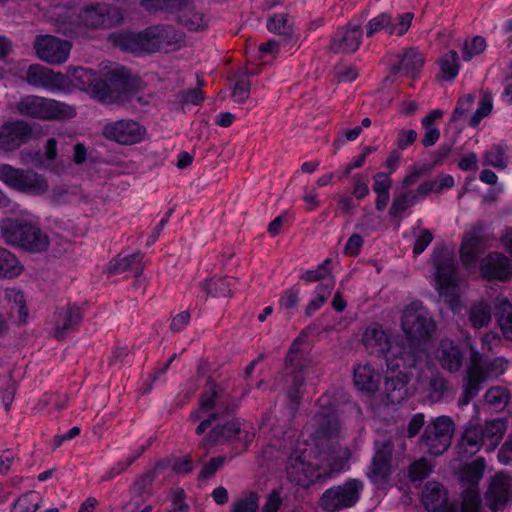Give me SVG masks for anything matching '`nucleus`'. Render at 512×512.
Instances as JSON below:
<instances>
[{
  "label": "nucleus",
  "mask_w": 512,
  "mask_h": 512,
  "mask_svg": "<svg viewBox=\"0 0 512 512\" xmlns=\"http://www.w3.org/2000/svg\"><path fill=\"white\" fill-rule=\"evenodd\" d=\"M317 411L305 426L289 456L287 475L301 486H309L346 469L349 450L339 445L340 426L331 394L317 401Z\"/></svg>",
  "instance_id": "1"
},
{
  "label": "nucleus",
  "mask_w": 512,
  "mask_h": 512,
  "mask_svg": "<svg viewBox=\"0 0 512 512\" xmlns=\"http://www.w3.org/2000/svg\"><path fill=\"white\" fill-rule=\"evenodd\" d=\"M402 329L409 345L404 346L408 373L416 376L415 390L426 393L431 401H438L445 390V381L439 377L438 367L446 368L448 353L441 350V356L432 358L422 346H425L435 332V323L420 302H412L403 311Z\"/></svg>",
  "instance_id": "2"
},
{
  "label": "nucleus",
  "mask_w": 512,
  "mask_h": 512,
  "mask_svg": "<svg viewBox=\"0 0 512 512\" xmlns=\"http://www.w3.org/2000/svg\"><path fill=\"white\" fill-rule=\"evenodd\" d=\"M362 342L370 354L385 358L388 374L385 381L387 401L391 404L401 403L409 395L406 387L409 381L403 344L392 342L378 323H373L365 329Z\"/></svg>",
  "instance_id": "3"
},
{
  "label": "nucleus",
  "mask_w": 512,
  "mask_h": 512,
  "mask_svg": "<svg viewBox=\"0 0 512 512\" xmlns=\"http://www.w3.org/2000/svg\"><path fill=\"white\" fill-rule=\"evenodd\" d=\"M66 76L73 89L86 92L91 98L105 104L119 101L126 96L131 77L122 67L103 66L99 71L85 67H69Z\"/></svg>",
  "instance_id": "4"
},
{
  "label": "nucleus",
  "mask_w": 512,
  "mask_h": 512,
  "mask_svg": "<svg viewBox=\"0 0 512 512\" xmlns=\"http://www.w3.org/2000/svg\"><path fill=\"white\" fill-rule=\"evenodd\" d=\"M49 20L66 35H77L81 28H109L122 22L123 14L107 4L85 5L81 9L55 5Z\"/></svg>",
  "instance_id": "5"
},
{
  "label": "nucleus",
  "mask_w": 512,
  "mask_h": 512,
  "mask_svg": "<svg viewBox=\"0 0 512 512\" xmlns=\"http://www.w3.org/2000/svg\"><path fill=\"white\" fill-rule=\"evenodd\" d=\"M113 45L131 53L156 52L175 49L183 41V34L171 26L149 27L143 32H117L110 35Z\"/></svg>",
  "instance_id": "6"
},
{
  "label": "nucleus",
  "mask_w": 512,
  "mask_h": 512,
  "mask_svg": "<svg viewBox=\"0 0 512 512\" xmlns=\"http://www.w3.org/2000/svg\"><path fill=\"white\" fill-rule=\"evenodd\" d=\"M0 229L5 242L31 252H41L48 247L49 240L32 218L1 221Z\"/></svg>",
  "instance_id": "7"
},
{
  "label": "nucleus",
  "mask_w": 512,
  "mask_h": 512,
  "mask_svg": "<svg viewBox=\"0 0 512 512\" xmlns=\"http://www.w3.org/2000/svg\"><path fill=\"white\" fill-rule=\"evenodd\" d=\"M485 471V461L476 459L462 468L459 474L462 495L459 507L450 505V512H482L478 485Z\"/></svg>",
  "instance_id": "8"
},
{
  "label": "nucleus",
  "mask_w": 512,
  "mask_h": 512,
  "mask_svg": "<svg viewBox=\"0 0 512 512\" xmlns=\"http://www.w3.org/2000/svg\"><path fill=\"white\" fill-rule=\"evenodd\" d=\"M16 109L21 115L41 120H62L76 115L73 106L36 95L21 98L16 104Z\"/></svg>",
  "instance_id": "9"
},
{
  "label": "nucleus",
  "mask_w": 512,
  "mask_h": 512,
  "mask_svg": "<svg viewBox=\"0 0 512 512\" xmlns=\"http://www.w3.org/2000/svg\"><path fill=\"white\" fill-rule=\"evenodd\" d=\"M507 429L508 419L505 417L487 420L483 426L467 428L462 437V445L469 447L471 454H474L482 446L488 452L494 451L502 441Z\"/></svg>",
  "instance_id": "10"
},
{
  "label": "nucleus",
  "mask_w": 512,
  "mask_h": 512,
  "mask_svg": "<svg viewBox=\"0 0 512 512\" xmlns=\"http://www.w3.org/2000/svg\"><path fill=\"white\" fill-rule=\"evenodd\" d=\"M507 369V361L502 358L484 360L477 353H473L471 365L468 369L467 380L464 387V396L461 405H466L475 397L481 383L488 379L498 377Z\"/></svg>",
  "instance_id": "11"
},
{
  "label": "nucleus",
  "mask_w": 512,
  "mask_h": 512,
  "mask_svg": "<svg viewBox=\"0 0 512 512\" xmlns=\"http://www.w3.org/2000/svg\"><path fill=\"white\" fill-rule=\"evenodd\" d=\"M364 484L359 479L350 478L340 485L324 491L319 499V507L324 512H340L355 506L360 500Z\"/></svg>",
  "instance_id": "12"
},
{
  "label": "nucleus",
  "mask_w": 512,
  "mask_h": 512,
  "mask_svg": "<svg viewBox=\"0 0 512 512\" xmlns=\"http://www.w3.org/2000/svg\"><path fill=\"white\" fill-rule=\"evenodd\" d=\"M298 343L294 342L289 350L286 358L288 369L291 370V387L289 390V398L293 405H297L301 398L302 387L306 384H314L315 380L319 378L321 372L317 365L311 361H299L298 356Z\"/></svg>",
  "instance_id": "13"
},
{
  "label": "nucleus",
  "mask_w": 512,
  "mask_h": 512,
  "mask_svg": "<svg viewBox=\"0 0 512 512\" xmlns=\"http://www.w3.org/2000/svg\"><path fill=\"white\" fill-rule=\"evenodd\" d=\"M0 180L12 189L31 195H41L48 189L47 180L42 175L8 164L0 166Z\"/></svg>",
  "instance_id": "14"
},
{
  "label": "nucleus",
  "mask_w": 512,
  "mask_h": 512,
  "mask_svg": "<svg viewBox=\"0 0 512 512\" xmlns=\"http://www.w3.org/2000/svg\"><path fill=\"white\" fill-rule=\"evenodd\" d=\"M255 436L254 428L247 422L241 423L238 420L229 422L223 426H216L212 429L209 439L212 443L229 441L233 443L237 453L246 450Z\"/></svg>",
  "instance_id": "15"
},
{
  "label": "nucleus",
  "mask_w": 512,
  "mask_h": 512,
  "mask_svg": "<svg viewBox=\"0 0 512 512\" xmlns=\"http://www.w3.org/2000/svg\"><path fill=\"white\" fill-rule=\"evenodd\" d=\"M26 78L30 85L51 93L70 92L69 76L39 64H33L28 68Z\"/></svg>",
  "instance_id": "16"
},
{
  "label": "nucleus",
  "mask_w": 512,
  "mask_h": 512,
  "mask_svg": "<svg viewBox=\"0 0 512 512\" xmlns=\"http://www.w3.org/2000/svg\"><path fill=\"white\" fill-rule=\"evenodd\" d=\"M146 134L145 127L131 119L112 121L103 127L105 138L122 145L140 143L145 139Z\"/></svg>",
  "instance_id": "17"
},
{
  "label": "nucleus",
  "mask_w": 512,
  "mask_h": 512,
  "mask_svg": "<svg viewBox=\"0 0 512 512\" xmlns=\"http://www.w3.org/2000/svg\"><path fill=\"white\" fill-rule=\"evenodd\" d=\"M72 44L52 35L37 36L34 49L37 57L49 64H62L69 58Z\"/></svg>",
  "instance_id": "18"
},
{
  "label": "nucleus",
  "mask_w": 512,
  "mask_h": 512,
  "mask_svg": "<svg viewBox=\"0 0 512 512\" xmlns=\"http://www.w3.org/2000/svg\"><path fill=\"white\" fill-rule=\"evenodd\" d=\"M428 280L445 302L448 298V249L436 248L432 254Z\"/></svg>",
  "instance_id": "19"
},
{
  "label": "nucleus",
  "mask_w": 512,
  "mask_h": 512,
  "mask_svg": "<svg viewBox=\"0 0 512 512\" xmlns=\"http://www.w3.org/2000/svg\"><path fill=\"white\" fill-rule=\"evenodd\" d=\"M485 500L492 511L504 508L512 500V476L499 472L492 477Z\"/></svg>",
  "instance_id": "20"
},
{
  "label": "nucleus",
  "mask_w": 512,
  "mask_h": 512,
  "mask_svg": "<svg viewBox=\"0 0 512 512\" xmlns=\"http://www.w3.org/2000/svg\"><path fill=\"white\" fill-rule=\"evenodd\" d=\"M413 14L406 12L397 19H393L388 13H382L372 18L367 24V36H373L375 33L385 31L389 35H404L411 26Z\"/></svg>",
  "instance_id": "21"
},
{
  "label": "nucleus",
  "mask_w": 512,
  "mask_h": 512,
  "mask_svg": "<svg viewBox=\"0 0 512 512\" xmlns=\"http://www.w3.org/2000/svg\"><path fill=\"white\" fill-rule=\"evenodd\" d=\"M393 446L390 442L377 445L367 476L378 488H384L391 474L390 459Z\"/></svg>",
  "instance_id": "22"
},
{
  "label": "nucleus",
  "mask_w": 512,
  "mask_h": 512,
  "mask_svg": "<svg viewBox=\"0 0 512 512\" xmlns=\"http://www.w3.org/2000/svg\"><path fill=\"white\" fill-rule=\"evenodd\" d=\"M32 137L31 126L21 120L8 121L0 127V148L12 151Z\"/></svg>",
  "instance_id": "23"
},
{
  "label": "nucleus",
  "mask_w": 512,
  "mask_h": 512,
  "mask_svg": "<svg viewBox=\"0 0 512 512\" xmlns=\"http://www.w3.org/2000/svg\"><path fill=\"white\" fill-rule=\"evenodd\" d=\"M448 417L441 416L429 424L421 438L424 448L430 454L439 455L447 450Z\"/></svg>",
  "instance_id": "24"
},
{
  "label": "nucleus",
  "mask_w": 512,
  "mask_h": 512,
  "mask_svg": "<svg viewBox=\"0 0 512 512\" xmlns=\"http://www.w3.org/2000/svg\"><path fill=\"white\" fill-rule=\"evenodd\" d=\"M217 396L216 385L210 384L209 389L206 393L203 394L199 407L192 411L190 414V419L192 421L201 420V423L198 425L196 429L197 434H202L206 431L207 428L211 426L212 420L216 417L215 412V399Z\"/></svg>",
  "instance_id": "25"
},
{
  "label": "nucleus",
  "mask_w": 512,
  "mask_h": 512,
  "mask_svg": "<svg viewBox=\"0 0 512 512\" xmlns=\"http://www.w3.org/2000/svg\"><path fill=\"white\" fill-rule=\"evenodd\" d=\"M80 309L76 306H66L58 309L53 315V334L56 339L65 338L74 331L81 321Z\"/></svg>",
  "instance_id": "26"
},
{
  "label": "nucleus",
  "mask_w": 512,
  "mask_h": 512,
  "mask_svg": "<svg viewBox=\"0 0 512 512\" xmlns=\"http://www.w3.org/2000/svg\"><path fill=\"white\" fill-rule=\"evenodd\" d=\"M421 502L428 512H448V491L435 481L426 483Z\"/></svg>",
  "instance_id": "27"
},
{
  "label": "nucleus",
  "mask_w": 512,
  "mask_h": 512,
  "mask_svg": "<svg viewBox=\"0 0 512 512\" xmlns=\"http://www.w3.org/2000/svg\"><path fill=\"white\" fill-rule=\"evenodd\" d=\"M362 29L359 25L349 24L347 28L337 31L331 42V49L337 53H353L360 44Z\"/></svg>",
  "instance_id": "28"
},
{
  "label": "nucleus",
  "mask_w": 512,
  "mask_h": 512,
  "mask_svg": "<svg viewBox=\"0 0 512 512\" xmlns=\"http://www.w3.org/2000/svg\"><path fill=\"white\" fill-rule=\"evenodd\" d=\"M481 272L488 279L506 281L512 274V268L505 255L490 253L481 262Z\"/></svg>",
  "instance_id": "29"
},
{
  "label": "nucleus",
  "mask_w": 512,
  "mask_h": 512,
  "mask_svg": "<svg viewBox=\"0 0 512 512\" xmlns=\"http://www.w3.org/2000/svg\"><path fill=\"white\" fill-rule=\"evenodd\" d=\"M4 299L9 307L10 317L15 318L18 324H26L29 309L24 292L15 287L7 288L4 291Z\"/></svg>",
  "instance_id": "30"
},
{
  "label": "nucleus",
  "mask_w": 512,
  "mask_h": 512,
  "mask_svg": "<svg viewBox=\"0 0 512 512\" xmlns=\"http://www.w3.org/2000/svg\"><path fill=\"white\" fill-rule=\"evenodd\" d=\"M380 373L375 370L371 364H357L354 368V384L361 390L366 392H374L380 383Z\"/></svg>",
  "instance_id": "31"
},
{
  "label": "nucleus",
  "mask_w": 512,
  "mask_h": 512,
  "mask_svg": "<svg viewBox=\"0 0 512 512\" xmlns=\"http://www.w3.org/2000/svg\"><path fill=\"white\" fill-rule=\"evenodd\" d=\"M175 13L178 15L179 22L189 31H200L206 27L203 16L195 11L191 0L178 3Z\"/></svg>",
  "instance_id": "32"
},
{
  "label": "nucleus",
  "mask_w": 512,
  "mask_h": 512,
  "mask_svg": "<svg viewBox=\"0 0 512 512\" xmlns=\"http://www.w3.org/2000/svg\"><path fill=\"white\" fill-rule=\"evenodd\" d=\"M443 115L444 112L442 110L436 109L422 120V126L425 130L422 143L425 147L432 146L438 141L440 137L438 125L441 122Z\"/></svg>",
  "instance_id": "33"
},
{
  "label": "nucleus",
  "mask_w": 512,
  "mask_h": 512,
  "mask_svg": "<svg viewBox=\"0 0 512 512\" xmlns=\"http://www.w3.org/2000/svg\"><path fill=\"white\" fill-rule=\"evenodd\" d=\"M496 318L503 336L512 340V304L507 298L497 299Z\"/></svg>",
  "instance_id": "34"
},
{
  "label": "nucleus",
  "mask_w": 512,
  "mask_h": 512,
  "mask_svg": "<svg viewBox=\"0 0 512 512\" xmlns=\"http://www.w3.org/2000/svg\"><path fill=\"white\" fill-rule=\"evenodd\" d=\"M492 319V309L486 301L474 303L468 312V321L475 329L487 326Z\"/></svg>",
  "instance_id": "35"
},
{
  "label": "nucleus",
  "mask_w": 512,
  "mask_h": 512,
  "mask_svg": "<svg viewBox=\"0 0 512 512\" xmlns=\"http://www.w3.org/2000/svg\"><path fill=\"white\" fill-rule=\"evenodd\" d=\"M334 287L335 281L332 278L317 285L314 290L313 297L306 307V314L312 315L317 310H319L331 295Z\"/></svg>",
  "instance_id": "36"
},
{
  "label": "nucleus",
  "mask_w": 512,
  "mask_h": 512,
  "mask_svg": "<svg viewBox=\"0 0 512 512\" xmlns=\"http://www.w3.org/2000/svg\"><path fill=\"white\" fill-rule=\"evenodd\" d=\"M510 400L508 390L501 386H495L488 389L484 395V403L490 408L501 411L503 410Z\"/></svg>",
  "instance_id": "37"
},
{
  "label": "nucleus",
  "mask_w": 512,
  "mask_h": 512,
  "mask_svg": "<svg viewBox=\"0 0 512 512\" xmlns=\"http://www.w3.org/2000/svg\"><path fill=\"white\" fill-rule=\"evenodd\" d=\"M142 256L139 253L119 256L114 260L111 266L113 273H122L128 270L134 271L136 274L142 271Z\"/></svg>",
  "instance_id": "38"
},
{
  "label": "nucleus",
  "mask_w": 512,
  "mask_h": 512,
  "mask_svg": "<svg viewBox=\"0 0 512 512\" xmlns=\"http://www.w3.org/2000/svg\"><path fill=\"white\" fill-rule=\"evenodd\" d=\"M259 495L257 492H244L234 499L231 512H258Z\"/></svg>",
  "instance_id": "39"
},
{
  "label": "nucleus",
  "mask_w": 512,
  "mask_h": 512,
  "mask_svg": "<svg viewBox=\"0 0 512 512\" xmlns=\"http://www.w3.org/2000/svg\"><path fill=\"white\" fill-rule=\"evenodd\" d=\"M483 164L493 166L496 169L503 170L508 165L506 156V147L503 145H494L485 151Z\"/></svg>",
  "instance_id": "40"
},
{
  "label": "nucleus",
  "mask_w": 512,
  "mask_h": 512,
  "mask_svg": "<svg viewBox=\"0 0 512 512\" xmlns=\"http://www.w3.org/2000/svg\"><path fill=\"white\" fill-rule=\"evenodd\" d=\"M42 505V497L36 491L21 495L14 504L13 512H36Z\"/></svg>",
  "instance_id": "41"
},
{
  "label": "nucleus",
  "mask_w": 512,
  "mask_h": 512,
  "mask_svg": "<svg viewBox=\"0 0 512 512\" xmlns=\"http://www.w3.org/2000/svg\"><path fill=\"white\" fill-rule=\"evenodd\" d=\"M235 283L233 277H213L207 283V291L215 297H226L231 293Z\"/></svg>",
  "instance_id": "42"
},
{
  "label": "nucleus",
  "mask_w": 512,
  "mask_h": 512,
  "mask_svg": "<svg viewBox=\"0 0 512 512\" xmlns=\"http://www.w3.org/2000/svg\"><path fill=\"white\" fill-rule=\"evenodd\" d=\"M8 255H3L8 261L0 260V278L13 279L22 274L24 267L14 254L8 251Z\"/></svg>",
  "instance_id": "43"
},
{
  "label": "nucleus",
  "mask_w": 512,
  "mask_h": 512,
  "mask_svg": "<svg viewBox=\"0 0 512 512\" xmlns=\"http://www.w3.org/2000/svg\"><path fill=\"white\" fill-rule=\"evenodd\" d=\"M486 47V40L482 36L466 40L462 46V59L470 61L473 57L483 53Z\"/></svg>",
  "instance_id": "44"
},
{
  "label": "nucleus",
  "mask_w": 512,
  "mask_h": 512,
  "mask_svg": "<svg viewBox=\"0 0 512 512\" xmlns=\"http://www.w3.org/2000/svg\"><path fill=\"white\" fill-rule=\"evenodd\" d=\"M424 60L421 54L415 49L407 50L401 61H400V69H403L408 74L416 73L423 65Z\"/></svg>",
  "instance_id": "45"
},
{
  "label": "nucleus",
  "mask_w": 512,
  "mask_h": 512,
  "mask_svg": "<svg viewBox=\"0 0 512 512\" xmlns=\"http://www.w3.org/2000/svg\"><path fill=\"white\" fill-rule=\"evenodd\" d=\"M415 196L403 194L396 197L389 210V214L394 218H401L405 211L415 203Z\"/></svg>",
  "instance_id": "46"
},
{
  "label": "nucleus",
  "mask_w": 512,
  "mask_h": 512,
  "mask_svg": "<svg viewBox=\"0 0 512 512\" xmlns=\"http://www.w3.org/2000/svg\"><path fill=\"white\" fill-rule=\"evenodd\" d=\"M187 0H141L140 5L147 11L168 10L175 12L178 3H185Z\"/></svg>",
  "instance_id": "47"
},
{
  "label": "nucleus",
  "mask_w": 512,
  "mask_h": 512,
  "mask_svg": "<svg viewBox=\"0 0 512 512\" xmlns=\"http://www.w3.org/2000/svg\"><path fill=\"white\" fill-rule=\"evenodd\" d=\"M300 296V289L296 286L283 292L279 299L280 308L290 314L297 306Z\"/></svg>",
  "instance_id": "48"
},
{
  "label": "nucleus",
  "mask_w": 512,
  "mask_h": 512,
  "mask_svg": "<svg viewBox=\"0 0 512 512\" xmlns=\"http://www.w3.org/2000/svg\"><path fill=\"white\" fill-rule=\"evenodd\" d=\"M331 259H325L316 269L307 270L301 274V279L312 283L322 279H325L330 273Z\"/></svg>",
  "instance_id": "49"
},
{
  "label": "nucleus",
  "mask_w": 512,
  "mask_h": 512,
  "mask_svg": "<svg viewBox=\"0 0 512 512\" xmlns=\"http://www.w3.org/2000/svg\"><path fill=\"white\" fill-rule=\"evenodd\" d=\"M493 103L490 94H484L480 100L479 107L470 119V125L476 127L481 120L492 111Z\"/></svg>",
  "instance_id": "50"
},
{
  "label": "nucleus",
  "mask_w": 512,
  "mask_h": 512,
  "mask_svg": "<svg viewBox=\"0 0 512 512\" xmlns=\"http://www.w3.org/2000/svg\"><path fill=\"white\" fill-rule=\"evenodd\" d=\"M267 29L272 33L287 34L289 32L288 18L285 14H275L267 20Z\"/></svg>",
  "instance_id": "51"
},
{
  "label": "nucleus",
  "mask_w": 512,
  "mask_h": 512,
  "mask_svg": "<svg viewBox=\"0 0 512 512\" xmlns=\"http://www.w3.org/2000/svg\"><path fill=\"white\" fill-rule=\"evenodd\" d=\"M369 179L367 175L356 174L352 177V195L357 199H363L369 194Z\"/></svg>",
  "instance_id": "52"
},
{
  "label": "nucleus",
  "mask_w": 512,
  "mask_h": 512,
  "mask_svg": "<svg viewBox=\"0 0 512 512\" xmlns=\"http://www.w3.org/2000/svg\"><path fill=\"white\" fill-rule=\"evenodd\" d=\"M448 185V178L441 176L439 179H435L429 182L422 183L417 192L419 195L426 196L431 193H439Z\"/></svg>",
  "instance_id": "53"
},
{
  "label": "nucleus",
  "mask_w": 512,
  "mask_h": 512,
  "mask_svg": "<svg viewBox=\"0 0 512 512\" xmlns=\"http://www.w3.org/2000/svg\"><path fill=\"white\" fill-rule=\"evenodd\" d=\"M416 239L413 246L414 255H420L432 242L433 235L427 229H419L415 234Z\"/></svg>",
  "instance_id": "54"
},
{
  "label": "nucleus",
  "mask_w": 512,
  "mask_h": 512,
  "mask_svg": "<svg viewBox=\"0 0 512 512\" xmlns=\"http://www.w3.org/2000/svg\"><path fill=\"white\" fill-rule=\"evenodd\" d=\"M431 467L428 461L424 458L415 461L410 466L409 476L412 481L421 480L425 478L430 472Z\"/></svg>",
  "instance_id": "55"
},
{
  "label": "nucleus",
  "mask_w": 512,
  "mask_h": 512,
  "mask_svg": "<svg viewBox=\"0 0 512 512\" xmlns=\"http://www.w3.org/2000/svg\"><path fill=\"white\" fill-rule=\"evenodd\" d=\"M391 184L390 174L379 172L373 177V191L376 194L389 193Z\"/></svg>",
  "instance_id": "56"
},
{
  "label": "nucleus",
  "mask_w": 512,
  "mask_h": 512,
  "mask_svg": "<svg viewBox=\"0 0 512 512\" xmlns=\"http://www.w3.org/2000/svg\"><path fill=\"white\" fill-rule=\"evenodd\" d=\"M417 139V132L413 129L401 130L397 138V146L401 150L406 149L412 145Z\"/></svg>",
  "instance_id": "57"
},
{
  "label": "nucleus",
  "mask_w": 512,
  "mask_h": 512,
  "mask_svg": "<svg viewBox=\"0 0 512 512\" xmlns=\"http://www.w3.org/2000/svg\"><path fill=\"white\" fill-rule=\"evenodd\" d=\"M282 505V497L279 492L273 491L271 492L267 499L265 504L262 507L261 512H278Z\"/></svg>",
  "instance_id": "58"
},
{
  "label": "nucleus",
  "mask_w": 512,
  "mask_h": 512,
  "mask_svg": "<svg viewBox=\"0 0 512 512\" xmlns=\"http://www.w3.org/2000/svg\"><path fill=\"white\" fill-rule=\"evenodd\" d=\"M363 245V238L359 234H353L348 239L344 252L350 256H356L360 252V249Z\"/></svg>",
  "instance_id": "59"
},
{
  "label": "nucleus",
  "mask_w": 512,
  "mask_h": 512,
  "mask_svg": "<svg viewBox=\"0 0 512 512\" xmlns=\"http://www.w3.org/2000/svg\"><path fill=\"white\" fill-rule=\"evenodd\" d=\"M498 460L504 465H512V433L499 450Z\"/></svg>",
  "instance_id": "60"
},
{
  "label": "nucleus",
  "mask_w": 512,
  "mask_h": 512,
  "mask_svg": "<svg viewBox=\"0 0 512 512\" xmlns=\"http://www.w3.org/2000/svg\"><path fill=\"white\" fill-rule=\"evenodd\" d=\"M224 463V458L216 457L207 463L200 472V477L206 479L212 476Z\"/></svg>",
  "instance_id": "61"
},
{
  "label": "nucleus",
  "mask_w": 512,
  "mask_h": 512,
  "mask_svg": "<svg viewBox=\"0 0 512 512\" xmlns=\"http://www.w3.org/2000/svg\"><path fill=\"white\" fill-rule=\"evenodd\" d=\"M249 94V83L245 80L238 81L233 89L232 97L237 102H243Z\"/></svg>",
  "instance_id": "62"
},
{
  "label": "nucleus",
  "mask_w": 512,
  "mask_h": 512,
  "mask_svg": "<svg viewBox=\"0 0 512 512\" xmlns=\"http://www.w3.org/2000/svg\"><path fill=\"white\" fill-rule=\"evenodd\" d=\"M190 317L191 316L188 311H183L174 316L170 325L171 330H173L174 332H178L184 329L189 323Z\"/></svg>",
  "instance_id": "63"
},
{
  "label": "nucleus",
  "mask_w": 512,
  "mask_h": 512,
  "mask_svg": "<svg viewBox=\"0 0 512 512\" xmlns=\"http://www.w3.org/2000/svg\"><path fill=\"white\" fill-rule=\"evenodd\" d=\"M473 104V96L471 94L466 95L458 101V105L454 111V118L461 117L466 111L470 110Z\"/></svg>",
  "instance_id": "64"
}]
</instances>
